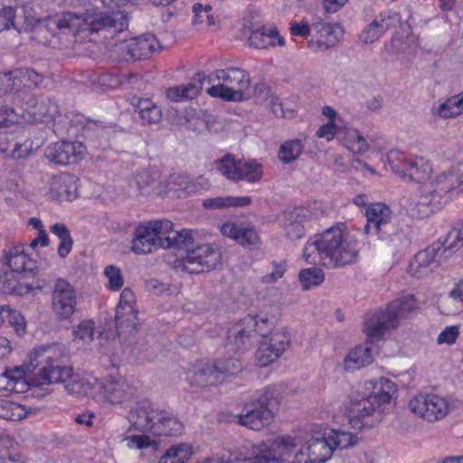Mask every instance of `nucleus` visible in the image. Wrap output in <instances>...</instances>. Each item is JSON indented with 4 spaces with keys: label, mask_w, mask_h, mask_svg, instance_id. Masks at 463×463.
<instances>
[{
    "label": "nucleus",
    "mask_w": 463,
    "mask_h": 463,
    "mask_svg": "<svg viewBox=\"0 0 463 463\" xmlns=\"http://www.w3.org/2000/svg\"><path fill=\"white\" fill-rule=\"evenodd\" d=\"M215 79L222 83L210 87L207 93L215 98H221L227 101H242L250 98L247 92L250 79L249 74L239 68L229 67L224 70L213 71Z\"/></svg>",
    "instance_id": "7"
},
{
    "label": "nucleus",
    "mask_w": 463,
    "mask_h": 463,
    "mask_svg": "<svg viewBox=\"0 0 463 463\" xmlns=\"http://www.w3.org/2000/svg\"><path fill=\"white\" fill-rule=\"evenodd\" d=\"M191 447L187 444H178L172 446L160 458L159 463H184L190 458Z\"/></svg>",
    "instance_id": "47"
},
{
    "label": "nucleus",
    "mask_w": 463,
    "mask_h": 463,
    "mask_svg": "<svg viewBox=\"0 0 463 463\" xmlns=\"http://www.w3.org/2000/svg\"><path fill=\"white\" fill-rule=\"evenodd\" d=\"M15 10L11 6H5L0 9V32L9 29L11 26L15 28Z\"/></svg>",
    "instance_id": "63"
},
{
    "label": "nucleus",
    "mask_w": 463,
    "mask_h": 463,
    "mask_svg": "<svg viewBox=\"0 0 463 463\" xmlns=\"http://www.w3.org/2000/svg\"><path fill=\"white\" fill-rule=\"evenodd\" d=\"M299 209L284 211L279 216V222L283 226L288 239L294 241L303 237L305 229L302 224L303 216Z\"/></svg>",
    "instance_id": "33"
},
{
    "label": "nucleus",
    "mask_w": 463,
    "mask_h": 463,
    "mask_svg": "<svg viewBox=\"0 0 463 463\" xmlns=\"http://www.w3.org/2000/svg\"><path fill=\"white\" fill-rule=\"evenodd\" d=\"M273 411L269 407H255L245 413L237 415L231 414L227 417L220 416L219 420L235 421L241 425L246 426L249 429L259 430L264 426L269 425L273 419Z\"/></svg>",
    "instance_id": "20"
},
{
    "label": "nucleus",
    "mask_w": 463,
    "mask_h": 463,
    "mask_svg": "<svg viewBox=\"0 0 463 463\" xmlns=\"http://www.w3.org/2000/svg\"><path fill=\"white\" fill-rule=\"evenodd\" d=\"M344 225L332 226L326 229L324 232L316 235L314 241H312L311 246H314L320 260L324 266L330 265V262L334 261L332 258L334 252L335 253L336 248L339 245L341 240H344V231L342 229Z\"/></svg>",
    "instance_id": "17"
},
{
    "label": "nucleus",
    "mask_w": 463,
    "mask_h": 463,
    "mask_svg": "<svg viewBox=\"0 0 463 463\" xmlns=\"http://www.w3.org/2000/svg\"><path fill=\"white\" fill-rule=\"evenodd\" d=\"M359 251V241L344 232V240H341L335 253L334 252V261L330 262L329 267L340 268L355 263Z\"/></svg>",
    "instance_id": "26"
},
{
    "label": "nucleus",
    "mask_w": 463,
    "mask_h": 463,
    "mask_svg": "<svg viewBox=\"0 0 463 463\" xmlns=\"http://www.w3.org/2000/svg\"><path fill=\"white\" fill-rule=\"evenodd\" d=\"M327 435L330 439L334 450L336 448L347 449L349 448H353L358 443V438L356 435L341 430H331Z\"/></svg>",
    "instance_id": "48"
},
{
    "label": "nucleus",
    "mask_w": 463,
    "mask_h": 463,
    "mask_svg": "<svg viewBox=\"0 0 463 463\" xmlns=\"http://www.w3.org/2000/svg\"><path fill=\"white\" fill-rule=\"evenodd\" d=\"M77 303L76 292L73 287L62 279L54 284L52 305V310L60 319H67L75 312Z\"/></svg>",
    "instance_id": "15"
},
{
    "label": "nucleus",
    "mask_w": 463,
    "mask_h": 463,
    "mask_svg": "<svg viewBox=\"0 0 463 463\" xmlns=\"http://www.w3.org/2000/svg\"><path fill=\"white\" fill-rule=\"evenodd\" d=\"M128 26L126 15L120 12L87 11L82 14L62 12L46 20V28L52 34L61 33L79 35L98 33L104 29H114L121 32Z\"/></svg>",
    "instance_id": "2"
},
{
    "label": "nucleus",
    "mask_w": 463,
    "mask_h": 463,
    "mask_svg": "<svg viewBox=\"0 0 463 463\" xmlns=\"http://www.w3.org/2000/svg\"><path fill=\"white\" fill-rule=\"evenodd\" d=\"M430 171L429 165L423 163L422 159H411L406 177L416 183H420L429 177Z\"/></svg>",
    "instance_id": "54"
},
{
    "label": "nucleus",
    "mask_w": 463,
    "mask_h": 463,
    "mask_svg": "<svg viewBox=\"0 0 463 463\" xmlns=\"http://www.w3.org/2000/svg\"><path fill=\"white\" fill-rule=\"evenodd\" d=\"M436 113L442 118H456L463 113V92L447 99Z\"/></svg>",
    "instance_id": "43"
},
{
    "label": "nucleus",
    "mask_w": 463,
    "mask_h": 463,
    "mask_svg": "<svg viewBox=\"0 0 463 463\" xmlns=\"http://www.w3.org/2000/svg\"><path fill=\"white\" fill-rule=\"evenodd\" d=\"M298 439L289 435L276 438L264 451L271 463H286L295 454V459L302 451L297 452Z\"/></svg>",
    "instance_id": "21"
},
{
    "label": "nucleus",
    "mask_w": 463,
    "mask_h": 463,
    "mask_svg": "<svg viewBox=\"0 0 463 463\" xmlns=\"http://www.w3.org/2000/svg\"><path fill=\"white\" fill-rule=\"evenodd\" d=\"M168 220H154L138 224L131 241V250L136 254H148L158 249L186 247L190 243L185 229L174 230Z\"/></svg>",
    "instance_id": "4"
},
{
    "label": "nucleus",
    "mask_w": 463,
    "mask_h": 463,
    "mask_svg": "<svg viewBox=\"0 0 463 463\" xmlns=\"http://www.w3.org/2000/svg\"><path fill=\"white\" fill-rule=\"evenodd\" d=\"M256 326L255 317L247 316L241 318L236 324L231 326L227 332L226 347L231 352H243L250 348L255 343L256 333L254 326Z\"/></svg>",
    "instance_id": "13"
},
{
    "label": "nucleus",
    "mask_w": 463,
    "mask_h": 463,
    "mask_svg": "<svg viewBox=\"0 0 463 463\" xmlns=\"http://www.w3.org/2000/svg\"><path fill=\"white\" fill-rule=\"evenodd\" d=\"M0 124L8 127L21 122L38 124L52 122L59 115V106L47 96H35L28 91L12 96V106L0 107Z\"/></svg>",
    "instance_id": "3"
},
{
    "label": "nucleus",
    "mask_w": 463,
    "mask_h": 463,
    "mask_svg": "<svg viewBox=\"0 0 463 463\" xmlns=\"http://www.w3.org/2000/svg\"><path fill=\"white\" fill-rule=\"evenodd\" d=\"M85 149V146L80 142H56L45 149V156L50 162L57 165H73L83 158Z\"/></svg>",
    "instance_id": "16"
},
{
    "label": "nucleus",
    "mask_w": 463,
    "mask_h": 463,
    "mask_svg": "<svg viewBox=\"0 0 463 463\" xmlns=\"http://www.w3.org/2000/svg\"><path fill=\"white\" fill-rule=\"evenodd\" d=\"M19 275L14 271H6L0 275V291L7 295H19L29 293L33 287L20 282Z\"/></svg>",
    "instance_id": "37"
},
{
    "label": "nucleus",
    "mask_w": 463,
    "mask_h": 463,
    "mask_svg": "<svg viewBox=\"0 0 463 463\" xmlns=\"http://www.w3.org/2000/svg\"><path fill=\"white\" fill-rule=\"evenodd\" d=\"M219 374V380L225 374H235L241 370V364L234 358L218 360L213 364Z\"/></svg>",
    "instance_id": "55"
},
{
    "label": "nucleus",
    "mask_w": 463,
    "mask_h": 463,
    "mask_svg": "<svg viewBox=\"0 0 463 463\" xmlns=\"http://www.w3.org/2000/svg\"><path fill=\"white\" fill-rule=\"evenodd\" d=\"M459 335V327L458 326H447L438 336L437 342L439 345H452Z\"/></svg>",
    "instance_id": "64"
},
{
    "label": "nucleus",
    "mask_w": 463,
    "mask_h": 463,
    "mask_svg": "<svg viewBox=\"0 0 463 463\" xmlns=\"http://www.w3.org/2000/svg\"><path fill=\"white\" fill-rule=\"evenodd\" d=\"M77 185L74 178L69 175L52 176L49 183L48 197L63 202L72 201L77 197Z\"/></svg>",
    "instance_id": "25"
},
{
    "label": "nucleus",
    "mask_w": 463,
    "mask_h": 463,
    "mask_svg": "<svg viewBox=\"0 0 463 463\" xmlns=\"http://www.w3.org/2000/svg\"><path fill=\"white\" fill-rule=\"evenodd\" d=\"M64 388L71 394L87 395L96 402H109L111 405L122 403L124 396L123 384L112 377H108L106 383L96 378L87 381L71 380Z\"/></svg>",
    "instance_id": "8"
},
{
    "label": "nucleus",
    "mask_w": 463,
    "mask_h": 463,
    "mask_svg": "<svg viewBox=\"0 0 463 463\" xmlns=\"http://www.w3.org/2000/svg\"><path fill=\"white\" fill-rule=\"evenodd\" d=\"M205 79L206 75L203 72H197L189 83L169 88L166 91V97L174 102L192 99L202 90Z\"/></svg>",
    "instance_id": "28"
},
{
    "label": "nucleus",
    "mask_w": 463,
    "mask_h": 463,
    "mask_svg": "<svg viewBox=\"0 0 463 463\" xmlns=\"http://www.w3.org/2000/svg\"><path fill=\"white\" fill-rule=\"evenodd\" d=\"M136 424L158 435L174 436L181 432L182 423L178 419L165 411H159L153 407H137Z\"/></svg>",
    "instance_id": "10"
},
{
    "label": "nucleus",
    "mask_w": 463,
    "mask_h": 463,
    "mask_svg": "<svg viewBox=\"0 0 463 463\" xmlns=\"http://www.w3.org/2000/svg\"><path fill=\"white\" fill-rule=\"evenodd\" d=\"M366 219L364 233L370 234L373 232L388 250L395 251L407 244L404 232L392 221V211L385 204H372L366 210Z\"/></svg>",
    "instance_id": "6"
},
{
    "label": "nucleus",
    "mask_w": 463,
    "mask_h": 463,
    "mask_svg": "<svg viewBox=\"0 0 463 463\" xmlns=\"http://www.w3.org/2000/svg\"><path fill=\"white\" fill-rule=\"evenodd\" d=\"M256 321V326H254V332L256 333V340L259 342V338H266L267 335L270 333L271 329L274 326L273 321L269 320L267 317H254Z\"/></svg>",
    "instance_id": "61"
},
{
    "label": "nucleus",
    "mask_w": 463,
    "mask_h": 463,
    "mask_svg": "<svg viewBox=\"0 0 463 463\" xmlns=\"http://www.w3.org/2000/svg\"><path fill=\"white\" fill-rule=\"evenodd\" d=\"M303 148L304 146L300 139L287 140L279 146V158L283 164H290L299 157Z\"/></svg>",
    "instance_id": "44"
},
{
    "label": "nucleus",
    "mask_w": 463,
    "mask_h": 463,
    "mask_svg": "<svg viewBox=\"0 0 463 463\" xmlns=\"http://www.w3.org/2000/svg\"><path fill=\"white\" fill-rule=\"evenodd\" d=\"M287 386L285 384L269 385L262 390H259L256 394V405H279L282 402H288Z\"/></svg>",
    "instance_id": "35"
},
{
    "label": "nucleus",
    "mask_w": 463,
    "mask_h": 463,
    "mask_svg": "<svg viewBox=\"0 0 463 463\" xmlns=\"http://www.w3.org/2000/svg\"><path fill=\"white\" fill-rule=\"evenodd\" d=\"M290 343L291 336L287 331L272 333L269 339L260 343L256 352L259 364L264 367L276 361L289 347Z\"/></svg>",
    "instance_id": "14"
},
{
    "label": "nucleus",
    "mask_w": 463,
    "mask_h": 463,
    "mask_svg": "<svg viewBox=\"0 0 463 463\" xmlns=\"http://www.w3.org/2000/svg\"><path fill=\"white\" fill-rule=\"evenodd\" d=\"M12 145L11 153L8 154L14 159H23L27 157L33 150L38 149L42 146V142L37 140L34 142L30 138L24 141L14 140Z\"/></svg>",
    "instance_id": "49"
},
{
    "label": "nucleus",
    "mask_w": 463,
    "mask_h": 463,
    "mask_svg": "<svg viewBox=\"0 0 463 463\" xmlns=\"http://www.w3.org/2000/svg\"><path fill=\"white\" fill-rule=\"evenodd\" d=\"M418 307L413 295L390 302L384 309L367 312L364 316V333L369 338L380 339L386 331L398 327L402 319Z\"/></svg>",
    "instance_id": "5"
},
{
    "label": "nucleus",
    "mask_w": 463,
    "mask_h": 463,
    "mask_svg": "<svg viewBox=\"0 0 463 463\" xmlns=\"http://www.w3.org/2000/svg\"><path fill=\"white\" fill-rule=\"evenodd\" d=\"M308 459L311 463H324L329 459L334 449L327 434L321 438H311L307 442Z\"/></svg>",
    "instance_id": "31"
},
{
    "label": "nucleus",
    "mask_w": 463,
    "mask_h": 463,
    "mask_svg": "<svg viewBox=\"0 0 463 463\" xmlns=\"http://www.w3.org/2000/svg\"><path fill=\"white\" fill-rule=\"evenodd\" d=\"M65 361L64 346L61 345L35 349L29 354L28 363L11 368V393L27 395L33 382V376L35 375L47 383H66L72 373L71 368L65 365Z\"/></svg>",
    "instance_id": "1"
},
{
    "label": "nucleus",
    "mask_w": 463,
    "mask_h": 463,
    "mask_svg": "<svg viewBox=\"0 0 463 463\" xmlns=\"http://www.w3.org/2000/svg\"><path fill=\"white\" fill-rule=\"evenodd\" d=\"M211 5H203L200 3H196L193 6V12L194 14L193 24H200L205 23L207 25L214 24V18L211 14Z\"/></svg>",
    "instance_id": "56"
},
{
    "label": "nucleus",
    "mask_w": 463,
    "mask_h": 463,
    "mask_svg": "<svg viewBox=\"0 0 463 463\" xmlns=\"http://www.w3.org/2000/svg\"><path fill=\"white\" fill-rule=\"evenodd\" d=\"M396 385L387 378L366 381L363 386L362 394L354 398V403L367 402L370 405H385L396 402L394 395Z\"/></svg>",
    "instance_id": "12"
},
{
    "label": "nucleus",
    "mask_w": 463,
    "mask_h": 463,
    "mask_svg": "<svg viewBox=\"0 0 463 463\" xmlns=\"http://www.w3.org/2000/svg\"><path fill=\"white\" fill-rule=\"evenodd\" d=\"M463 246V223L458 228L449 232L443 242H440L441 251L449 258Z\"/></svg>",
    "instance_id": "45"
},
{
    "label": "nucleus",
    "mask_w": 463,
    "mask_h": 463,
    "mask_svg": "<svg viewBox=\"0 0 463 463\" xmlns=\"http://www.w3.org/2000/svg\"><path fill=\"white\" fill-rule=\"evenodd\" d=\"M336 30L342 32V27L338 24H331L320 22L315 23L312 25L303 22L293 23L290 27V32L293 35L307 37L311 31L319 33L320 38L317 40L319 44L322 43V38L324 36H331Z\"/></svg>",
    "instance_id": "32"
},
{
    "label": "nucleus",
    "mask_w": 463,
    "mask_h": 463,
    "mask_svg": "<svg viewBox=\"0 0 463 463\" xmlns=\"http://www.w3.org/2000/svg\"><path fill=\"white\" fill-rule=\"evenodd\" d=\"M136 112L138 113L140 120L144 125L158 123L162 118L161 109L148 99H138L137 103L133 102Z\"/></svg>",
    "instance_id": "38"
},
{
    "label": "nucleus",
    "mask_w": 463,
    "mask_h": 463,
    "mask_svg": "<svg viewBox=\"0 0 463 463\" xmlns=\"http://www.w3.org/2000/svg\"><path fill=\"white\" fill-rule=\"evenodd\" d=\"M250 196H218L214 198H206L203 201V206L207 210L225 209L231 206H247L251 203Z\"/></svg>",
    "instance_id": "40"
},
{
    "label": "nucleus",
    "mask_w": 463,
    "mask_h": 463,
    "mask_svg": "<svg viewBox=\"0 0 463 463\" xmlns=\"http://www.w3.org/2000/svg\"><path fill=\"white\" fill-rule=\"evenodd\" d=\"M346 417L354 430H362L379 424L383 419V412L377 411L375 407H348Z\"/></svg>",
    "instance_id": "24"
},
{
    "label": "nucleus",
    "mask_w": 463,
    "mask_h": 463,
    "mask_svg": "<svg viewBox=\"0 0 463 463\" xmlns=\"http://www.w3.org/2000/svg\"><path fill=\"white\" fill-rule=\"evenodd\" d=\"M106 277L109 279V287L112 290H118L122 288L124 280L121 271L115 266H108L104 271Z\"/></svg>",
    "instance_id": "59"
},
{
    "label": "nucleus",
    "mask_w": 463,
    "mask_h": 463,
    "mask_svg": "<svg viewBox=\"0 0 463 463\" xmlns=\"http://www.w3.org/2000/svg\"><path fill=\"white\" fill-rule=\"evenodd\" d=\"M236 241L243 246L253 247L258 244L259 237L253 229L240 228Z\"/></svg>",
    "instance_id": "60"
},
{
    "label": "nucleus",
    "mask_w": 463,
    "mask_h": 463,
    "mask_svg": "<svg viewBox=\"0 0 463 463\" xmlns=\"http://www.w3.org/2000/svg\"><path fill=\"white\" fill-rule=\"evenodd\" d=\"M216 169L227 179L239 182H258L262 177V165L256 161L235 160L231 154L214 161Z\"/></svg>",
    "instance_id": "11"
},
{
    "label": "nucleus",
    "mask_w": 463,
    "mask_h": 463,
    "mask_svg": "<svg viewBox=\"0 0 463 463\" xmlns=\"http://www.w3.org/2000/svg\"><path fill=\"white\" fill-rule=\"evenodd\" d=\"M374 352L373 343L365 342L363 345L354 348L345 358V368L356 370L371 364L373 361Z\"/></svg>",
    "instance_id": "34"
},
{
    "label": "nucleus",
    "mask_w": 463,
    "mask_h": 463,
    "mask_svg": "<svg viewBox=\"0 0 463 463\" xmlns=\"http://www.w3.org/2000/svg\"><path fill=\"white\" fill-rule=\"evenodd\" d=\"M187 380L191 385L200 387L214 385L220 382L214 364L209 363H200L194 366L187 373Z\"/></svg>",
    "instance_id": "30"
},
{
    "label": "nucleus",
    "mask_w": 463,
    "mask_h": 463,
    "mask_svg": "<svg viewBox=\"0 0 463 463\" xmlns=\"http://www.w3.org/2000/svg\"><path fill=\"white\" fill-rule=\"evenodd\" d=\"M39 407H0V419L17 421L39 413Z\"/></svg>",
    "instance_id": "46"
},
{
    "label": "nucleus",
    "mask_w": 463,
    "mask_h": 463,
    "mask_svg": "<svg viewBox=\"0 0 463 463\" xmlns=\"http://www.w3.org/2000/svg\"><path fill=\"white\" fill-rule=\"evenodd\" d=\"M159 172L156 170H142L137 175V184L143 190L146 188H154L159 181Z\"/></svg>",
    "instance_id": "57"
},
{
    "label": "nucleus",
    "mask_w": 463,
    "mask_h": 463,
    "mask_svg": "<svg viewBox=\"0 0 463 463\" xmlns=\"http://www.w3.org/2000/svg\"><path fill=\"white\" fill-rule=\"evenodd\" d=\"M410 409L412 413L429 422L442 420L449 414V407H410Z\"/></svg>",
    "instance_id": "50"
},
{
    "label": "nucleus",
    "mask_w": 463,
    "mask_h": 463,
    "mask_svg": "<svg viewBox=\"0 0 463 463\" xmlns=\"http://www.w3.org/2000/svg\"><path fill=\"white\" fill-rule=\"evenodd\" d=\"M52 233L56 235L61 241L58 247V255L64 259L71 252L73 245V240L71 232L65 224L58 222L50 227Z\"/></svg>",
    "instance_id": "42"
},
{
    "label": "nucleus",
    "mask_w": 463,
    "mask_h": 463,
    "mask_svg": "<svg viewBox=\"0 0 463 463\" xmlns=\"http://www.w3.org/2000/svg\"><path fill=\"white\" fill-rule=\"evenodd\" d=\"M135 295L133 291L125 288L120 294L119 304L116 308V327L119 332L132 333L137 329V317L134 310Z\"/></svg>",
    "instance_id": "19"
},
{
    "label": "nucleus",
    "mask_w": 463,
    "mask_h": 463,
    "mask_svg": "<svg viewBox=\"0 0 463 463\" xmlns=\"http://www.w3.org/2000/svg\"><path fill=\"white\" fill-rule=\"evenodd\" d=\"M298 278L303 289L307 290L311 287L320 285L325 279V274L321 269L312 267L302 269Z\"/></svg>",
    "instance_id": "51"
},
{
    "label": "nucleus",
    "mask_w": 463,
    "mask_h": 463,
    "mask_svg": "<svg viewBox=\"0 0 463 463\" xmlns=\"http://www.w3.org/2000/svg\"><path fill=\"white\" fill-rule=\"evenodd\" d=\"M191 239L186 247H176L175 250H184L186 255L182 258L183 269L189 273L208 272L215 269L222 260L221 250L213 244H201L194 247L191 230H185Z\"/></svg>",
    "instance_id": "9"
},
{
    "label": "nucleus",
    "mask_w": 463,
    "mask_h": 463,
    "mask_svg": "<svg viewBox=\"0 0 463 463\" xmlns=\"http://www.w3.org/2000/svg\"><path fill=\"white\" fill-rule=\"evenodd\" d=\"M15 76L18 77L20 82L21 79H24L29 81L31 84L34 86H38L43 82V76L40 73L36 72L33 69L31 68H21L14 71Z\"/></svg>",
    "instance_id": "62"
},
{
    "label": "nucleus",
    "mask_w": 463,
    "mask_h": 463,
    "mask_svg": "<svg viewBox=\"0 0 463 463\" xmlns=\"http://www.w3.org/2000/svg\"><path fill=\"white\" fill-rule=\"evenodd\" d=\"M160 49L159 43L152 33H146L130 40L126 45V54L130 59L141 60L150 57Z\"/></svg>",
    "instance_id": "27"
},
{
    "label": "nucleus",
    "mask_w": 463,
    "mask_h": 463,
    "mask_svg": "<svg viewBox=\"0 0 463 463\" xmlns=\"http://www.w3.org/2000/svg\"><path fill=\"white\" fill-rule=\"evenodd\" d=\"M387 159L389 165L394 174L400 175L402 178L406 177L408 166L411 162L410 158H407L399 151L392 150L389 152Z\"/></svg>",
    "instance_id": "52"
},
{
    "label": "nucleus",
    "mask_w": 463,
    "mask_h": 463,
    "mask_svg": "<svg viewBox=\"0 0 463 463\" xmlns=\"http://www.w3.org/2000/svg\"><path fill=\"white\" fill-rule=\"evenodd\" d=\"M391 15H383L376 17L372 23L359 34V39L368 44L377 41L391 27Z\"/></svg>",
    "instance_id": "36"
},
{
    "label": "nucleus",
    "mask_w": 463,
    "mask_h": 463,
    "mask_svg": "<svg viewBox=\"0 0 463 463\" xmlns=\"http://www.w3.org/2000/svg\"><path fill=\"white\" fill-rule=\"evenodd\" d=\"M20 87V80L14 71L0 72V95L8 94L9 99L12 103V96L16 92H24V90H18Z\"/></svg>",
    "instance_id": "53"
},
{
    "label": "nucleus",
    "mask_w": 463,
    "mask_h": 463,
    "mask_svg": "<svg viewBox=\"0 0 463 463\" xmlns=\"http://www.w3.org/2000/svg\"><path fill=\"white\" fill-rule=\"evenodd\" d=\"M245 26L249 28L250 35L248 43L250 47L256 49H267L276 45L284 46L285 40L279 35L275 26H267L260 23H253L247 20Z\"/></svg>",
    "instance_id": "18"
},
{
    "label": "nucleus",
    "mask_w": 463,
    "mask_h": 463,
    "mask_svg": "<svg viewBox=\"0 0 463 463\" xmlns=\"http://www.w3.org/2000/svg\"><path fill=\"white\" fill-rule=\"evenodd\" d=\"M463 181L451 172L443 173L435 177L426 187V191L438 201H441L444 206L451 198L449 193L457 189Z\"/></svg>",
    "instance_id": "23"
},
{
    "label": "nucleus",
    "mask_w": 463,
    "mask_h": 463,
    "mask_svg": "<svg viewBox=\"0 0 463 463\" xmlns=\"http://www.w3.org/2000/svg\"><path fill=\"white\" fill-rule=\"evenodd\" d=\"M73 335L83 342H91L94 335V323L91 320L81 321L77 327L73 329Z\"/></svg>",
    "instance_id": "58"
},
{
    "label": "nucleus",
    "mask_w": 463,
    "mask_h": 463,
    "mask_svg": "<svg viewBox=\"0 0 463 463\" xmlns=\"http://www.w3.org/2000/svg\"><path fill=\"white\" fill-rule=\"evenodd\" d=\"M339 139H341L343 145L353 153L362 154L369 147L364 137L355 128L342 130V135L339 137Z\"/></svg>",
    "instance_id": "41"
},
{
    "label": "nucleus",
    "mask_w": 463,
    "mask_h": 463,
    "mask_svg": "<svg viewBox=\"0 0 463 463\" xmlns=\"http://www.w3.org/2000/svg\"><path fill=\"white\" fill-rule=\"evenodd\" d=\"M440 250V241H437L419 251L414 257V263L411 264L416 265L415 275L419 278L425 276L447 260L448 255H444Z\"/></svg>",
    "instance_id": "22"
},
{
    "label": "nucleus",
    "mask_w": 463,
    "mask_h": 463,
    "mask_svg": "<svg viewBox=\"0 0 463 463\" xmlns=\"http://www.w3.org/2000/svg\"><path fill=\"white\" fill-rule=\"evenodd\" d=\"M5 257L11 268L10 271H14L17 275L25 273L33 276L36 273L37 266L32 259L28 258L23 246L11 248Z\"/></svg>",
    "instance_id": "29"
},
{
    "label": "nucleus",
    "mask_w": 463,
    "mask_h": 463,
    "mask_svg": "<svg viewBox=\"0 0 463 463\" xmlns=\"http://www.w3.org/2000/svg\"><path fill=\"white\" fill-rule=\"evenodd\" d=\"M442 207L441 201L431 196L427 191L421 194L411 208L413 217L423 219Z\"/></svg>",
    "instance_id": "39"
}]
</instances>
